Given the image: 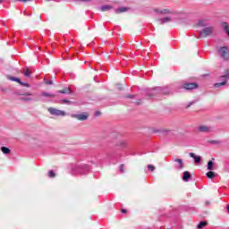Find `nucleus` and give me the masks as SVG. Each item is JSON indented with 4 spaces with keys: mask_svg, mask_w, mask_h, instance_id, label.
Here are the masks:
<instances>
[{
    "mask_svg": "<svg viewBox=\"0 0 229 229\" xmlns=\"http://www.w3.org/2000/svg\"><path fill=\"white\" fill-rule=\"evenodd\" d=\"M158 94H161L163 96H169L171 92L167 89H164L162 88H155L152 92L149 94L150 98H153L154 96H158Z\"/></svg>",
    "mask_w": 229,
    "mask_h": 229,
    "instance_id": "obj_1",
    "label": "nucleus"
},
{
    "mask_svg": "<svg viewBox=\"0 0 229 229\" xmlns=\"http://www.w3.org/2000/svg\"><path fill=\"white\" fill-rule=\"evenodd\" d=\"M212 33H214V27H206L200 31V37L207 38V37H210Z\"/></svg>",
    "mask_w": 229,
    "mask_h": 229,
    "instance_id": "obj_2",
    "label": "nucleus"
},
{
    "mask_svg": "<svg viewBox=\"0 0 229 229\" xmlns=\"http://www.w3.org/2000/svg\"><path fill=\"white\" fill-rule=\"evenodd\" d=\"M220 78H223V81L215 83L216 89H219V87H223L226 85V82L228 81V78H229V70H226L225 74L224 76H221Z\"/></svg>",
    "mask_w": 229,
    "mask_h": 229,
    "instance_id": "obj_3",
    "label": "nucleus"
},
{
    "mask_svg": "<svg viewBox=\"0 0 229 229\" xmlns=\"http://www.w3.org/2000/svg\"><path fill=\"white\" fill-rule=\"evenodd\" d=\"M48 112H49V114H51V115H57L60 117H64V115H65L64 111H62V110H59V109H56L54 107H49Z\"/></svg>",
    "mask_w": 229,
    "mask_h": 229,
    "instance_id": "obj_4",
    "label": "nucleus"
},
{
    "mask_svg": "<svg viewBox=\"0 0 229 229\" xmlns=\"http://www.w3.org/2000/svg\"><path fill=\"white\" fill-rule=\"evenodd\" d=\"M220 55L224 60H229V52L227 47H222L220 48Z\"/></svg>",
    "mask_w": 229,
    "mask_h": 229,
    "instance_id": "obj_5",
    "label": "nucleus"
},
{
    "mask_svg": "<svg viewBox=\"0 0 229 229\" xmlns=\"http://www.w3.org/2000/svg\"><path fill=\"white\" fill-rule=\"evenodd\" d=\"M182 89H184V90H194V89H198V83H196V82L184 83V84H182Z\"/></svg>",
    "mask_w": 229,
    "mask_h": 229,
    "instance_id": "obj_6",
    "label": "nucleus"
},
{
    "mask_svg": "<svg viewBox=\"0 0 229 229\" xmlns=\"http://www.w3.org/2000/svg\"><path fill=\"white\" fill-rule=\"evenodd\" d=\"M72 117H73V119H77V121H87V119H89V114L84 113V114H72Z\"/></svg>",
    "mask_w": 229,
    "mask_h": 229,
    "instance_id": "obj_7",
    "label": "nucleus"
},
{
    "mask_svg": "<svg viewBox=\"0 0 229 229\" xmlns=\"http://www.w3.org/2000/svg\"><path fill=\"white\" fill-rule=\"evenodd\" d=\"M212 130H213L212 126L200 125L199 127V131H200L201 133H210Z\"/></svg>",
    "mask_w": 229,
    "mask_h": 229,
    "instance_id": "obj_8",
    "label": "nucleus"
},
{
    "mask_svg": "<svg viewBox=\"0 0 229 229\" xmlns=\"http://www.w3.org/2000/svg\"><path fill=\"white\" fill-rule=\"evenodd\" d=\"M154 12H156V13H160L161 15H170L173 13L171 9H155Z\"/></svg>",
    "mask_w": 229,
    "mask_h": 229,
    "instance_id": "obj_9",
    "label": "nucleus"
},
{
    "mask_svg": "<svg viewBox=\"0 0 229 229\" xmlns=\"http://www.w3.org/2000/svg\"><path fill=\"white\" fill-rule=\"evenodd\" d=\"M9 80H11V81H16L17 83H19L20 85H21V87L30 88V84L22 82V81H21V79H19V78H17V77H9Z\"/></svg>",
    "mask_w": 229,
    "mask_h": 229,
    "instance_id": "obj_10",
    "label": "nucleus"
},
{
    "mask_svg": "<svg viewBox=\"0 0 229 229\" xmlns=\"http://www.w3.org/2000/svg\"><path fill=\"white\" fill-rule=\"evenodd\" d=\"M190 157L195 160V164H199L201 162V157L196 156V154L191 152Z\"/></svg>",
    "mask_w": 229,
    "mask_h": 229,
    "instance_id": "obj_11",
    "label": "nucleus"
},
{
    "mask_svg": "<svg viewBox=\"0 0 229 229\" xmlns=\"http://www.w3.org/2000/svg\"><path fill=\"white\" fill-rule=\"evenodd\" d=\"M221 27L224 30V31H225L227 33V37L229 38V25L228 22H222L221 23Z\"/></svg>",
    "mask_w": 229,
    "mask_h": 229,
    "instance_id": "obj_12",
    "label": "nucleus"
},
{
    "mask_svg": "<svg viewBox=\"0 0 229 229\" xmlns=\"http://www.w3.org/2000/svg\"><path fill=\"white\" fill-rule=\"evenodd\" d=\"M182 180L183 182H189V180H191V173H189V171L183 173Z\"/></svg>",
    "mask_w": 229,
    "mask_h": 229,
    "instance_id": "obj_13",
    "label": "nucleus"
},
{
    "mask_svg": "<svg viewBox=\"0 0 229 229\" xmlns=\"http://www.w3.org/2000/svg\"><path fill=\"white\" fill-rule=\"evenodd\" d=\"M174 162H176L179 166H178V169H183L184 165H183V160L180 159V158H175L174 160Z\"/></svg>",
    "mask_w": 229,
    "mask_h": 229,
    "instance_id": "obj_14",
    "label": "nucleus"
},
{
    "mask_svg": "<svg viewBox=\"0 0 229 229\" xmlns=\"http://www.w3.org/2000/svg\"><path fill=\"white\" fill-rule=\"evenodd\" d=\"M59 94H70L71 93V89L69 88H64V89H60L57 91Z\"/></svg>",
    "mask_w": 229,
    "mask_h": 229,
    "instance_id": "obj_15",
    "label": "nucleus"
},
{
    "mask_svg": "<svg viewBox=\"0 0 229 229\" xmlns=\"http://www.w3.org/2000/svg\"><path fill=\"white\" fill-rule=\"evenodd\" d=\"M173 21V18L171 17H165L161 20V24H166V22H171Z\"/></svg>",
    "mask_w": 229,
    "mask_h": 229,
    "instance_id": "obj_16",
    "label": "nucleus"
},
{
    "mask_svg": "<svg viewBox=\"0 0 229 229\" xmlns=\"http://www.w3.org/2000/svg\"><path fill=\"white\" fill-rule=\"evenodd\" d=\"M40 96H43V98H55V94H50L47 92H42Z\"/></svg>",
    "mask_w": 229,
    "mask_h": 229,
    "instance_id": "obj_17",
    "label": "nucleus"
},
{
    "mask_svg": "<svg viewBox=\"0 0 229 229\" xmlns=\"http://www.w3.org/2000/svg\"><path fill=\"white\" fill-rule=\"evenodd\" d=\"M101 12H108V10H112L111 5H104L100 8Z\"/></svg>",
    "mask_w": 229,
    "mask_h": 229,
    "instance_id": "obj_18",
    "label": "nucleus"
},
{
    "mask_svg": "<svg viewBox=\"0 0 229 229\" xmlns=\"http://www.w3.org/2000/svg\"><path fill=\"white\" fill-rule=\"evenodd\" d=\"M123 12H128V8L122 7V8L116 9V11H115L116 13H123Z\"/></svg>",
    "mask_w": 229,
    "mask_h": 229,
    "instance_id": "obj_19",
    "label": "nucleus"
},
{
    "mask_svg": "<svg viewBox=\"0 0 229 229\" xmlns=\"http://www.w3.org/2000/svg\"><path fill=\"white\" fill-rule=\"evenodd\" d=\"M207 225H208V222H207V221H201V222L198 225V228H199V229L204 228V226H207Z\"/></svg>",
    "mask_w": 229,
    "mask_h": 229,
    "instance_id": "obj_20",
    "label": "nucleus"
},
{
    "mask_svg": "<svg viewBox=\"0 0 229 229\" xmlns=\"http://www.w3.org/2000/svg\"><path fill=\"white\" fill-rule=\"evenodd\" d=\"M23 74L26 78H30V76H31V70L30 69H26L24 72H23Z\"/></svg>",
    "mask_w": 229,
    "mask_h": 229,
    "instance_id": "obj_21",
    "label": "nucleus"
},
{
    "mask_svg": "<svg viewBox=\"0 0 229 229\" xmlns=\"http://www.w3.org/2000/svg\"><path fill=\"white\" fill-rule=\"evenodd\" d=\"M1 151L2 153H4V155H8V153H10V148H6V147H2L1 148Z\"/></svg>",
    "mask_w": 229,
    "mask_h": 229,
    "instance_id": "obj_22",
    "label": "nucleus"
},
{
    "mask_svg": "<svg viewBox=\"0 0 229 229\" xmlns=\"http://www.w3.org/2000/svg\"><path fill=\"white\" fill-rule=\"evenodd\" d=\"M206 174H207V177L209 179H212L216 176V173H214L212 171L208 172Z\"/></svg>",
    "mask_w": 229,
    "mask_h": 229,
    "instance_id": "obj_23",
    "label": "nucleus"
},
{
    "mask_svg": "<svg viewBox=\"0 0 229 229\" xmlns=\"http://www.w3.org/2000/svg\"><path fill=\"white\" fill-rule=\"evenodd\" d=\"M208 171H212L214 169V162L212 161L208 162Z\"/></svg>",
    "mask_w": 229,
    "mask_h": 229,
    "instance_id": "obj_24",
    "label": "nucleus"
},
{
    "mask_svg": "<svg viewBox=\"0 0 229 229\" xmlns=\"http://www.w3.org/2000/svg\"><path fill=\"white\" fill-rule=\"evenodd\" d=\"M48 176H49V178H55V176H56V174H55V172L53 170H50L48 172Z\"/></svg>",
    "mask_w": 229,
    "mask_h": 229,
    "instance_id": "obj_25",
    "label": "nucleus"
},
{
    "mask_svg": "<svg viewBox=\"0 0 229 229\" xmlns=\"http://www.w3.org/2000/svg\"><path fill=\"white\" fill-rule=\"evenodd\" d=\"M192 105H194V101L190 102L188 105H185V106H184V108H191V106Z\"/></svg>",
    "mask_w": 229,
    "mask_h": 229,
    "instance_id": "obj_26",
    "label": "nucleus"
},
{
    "mask_svg": "<svg viewBox=\"0 0 229 229\" xmlns=\"http://www.w3.org/2000/svg\"><path fill=\"white\" fill-rule=\"evenodd\" d=\"M125 98H127V99H133L135 95H126Z\"/></svg>",
    "mask_w": 229,
    "mask_h": 229,
    "instance_id": "obj_27",
    "label": "nucleus"
},
{
    "mask_svg": "<svg viewBox=\"0 0 229 229\" xmlns=\"http://www.w3.org/2000/svg\"><path fill=\"white\" fill-rule=\"evenodd\" d=\"M148 169H150L151 171H155V166L153 165H148Z\"/></svg>",
    "mask_w": 229,
    "mask_h": 229,
    "instance_id": "obj_28",
    "label": "nucleus"
},
{
    "mask_svg": "<svg viewBox=\"0 0 229 229\" xmlns=\"http://www.w3.org/2000/svg\"><path fill=\"white\" fill-rule=\"evenodd\" d=\"M21 101H31L30 98H21Z\"/></svg>",
    "mask_w": 229,
    "mask_h": 229,
    "instance_id": "obj_29",
    "label": "nucleus"
},
{
    "mask_svg": "<svg viewBox=\"0 0 229 229\" xmlns=\"http://www.w3.org/2000/svg\"><path fill=\"white\" fill-rule=\"evenodd\" d=\"M120 171H121V173H124V165H120Z\"/></svg>",
    "mask_w": 229,
    "mask_h": 229,
    "instance_id": "obj_30",
    "label": "nucleus"
},
{
    "mask_svg": "<svg viewBox=\"0 0 229 229\" xmlns=\"http://www.w3.org/2000/svg\"><path fill=\"white\" fill-rule=\"evenodd\" d=\"M199 26H207V24H205V21H199Z\"/></svg>",
    "mask_w": 229,
    "mask_h": 229,
    "instance_id": "obj_31",
    "label": "nucleus"
},
{
    "mask_svg": "<svg viewBox=\"0 0 229 229\" xmlns=\"http://www.w3.org/2000/svg\"><path fill=\"white\" fill-rule=\"evenodd\" d=\"M46 84H47V85H53V81H47L46 82Z\"/></svg>",
    "mask_w": 229,
    "mask_h": 229,
    "instance_id": "obj_32",
    "label": "nucleus"
},
{
    "mask_svg": "<svg viewBox=\"0 0 229 229\" xmlns=\"http://www.w3.org/2000/svg\"><path fill=\"white\" fill-rule=\"evenodd\" d=\"M122 214H127L128 210L126 209H121Z\"/></svg>",
    "mask_w": 229,
    "mask_h": 229,
    "instance_id": "obj_33",
    "label": "nucleus"
},
{
    "mask_svg": "<svg viewBox=\"0 0 229 229\" xmlns=\"http://www.w3.org/2000/svg\"><path fill=\"white\" fill-rule=\"evenodd\" d=\"M136 105H142V101L141 100H137Z\"/></svg>",
    "mask_w": 229,
    "mask_h": 229,
    "instance_id": "obj_34",
    "label": "nucleus"
},
{
    "mask_svg": "<svg viewBox=\"0 0 229 229\" xmlns=\"http://www.w3.org/2000/svg\"><path fill=\"white\" fill-rule=\"evenodd\" d=\"M23 96H33V93H25Z\"/></svg>",
    "mask_w": 229,
    "mask_h": 229,
    "instance_id": "obj_35",
    "label": "nucleus"
},
{
    "mask_svg": "<svg viewBox=\"0 0 229 229\" xmlns=\"http://www.w3.org/2000/svg\"><path fill=\"white\" fill-rule=\"evenodd\" d=\"M80 1H82V2H85V3H89L92 0H80Z\"/></svg>",
    "mask_w": 229,
    "mask_h": 229,
    "instance_id": "obj_36",
    "label": "nucleus"
},
{
    "mask_svg": "<svg viewBox=\"0 0 229 229\" xmlns=\"http://www.w3.org/2000/svg\"><path fill=\"white\" fill-rule=\"evenodd\" d=\"M18 1H21L22 3H28V0H18Z\"/></svg>",
    "mask_w": 229,
    "mask_h": 229,
    "instance_id": "obj_37",
    "label": "nucleus"
},
{
    "mask_svg": "<svg viewBox=\"0 0 229 229\" xmlns=\"http://www.w3.org/2000/svg\"><path fill=\"white\" fill-rule=\"evenodd\" d=\"M206 205H210V201L207 200L206 202Z\"/></svg>",
    "mask_w": 229,
    "mask_h": 229,
    "instance_id": "obj_38",
    "label": "nucleus"
},
{
    "mask_svg": "<svg viewBox=\"0 0 229 229\" xmlns=\"http://www.w3.org/2000/svg\"><path fill=\"white\" fill-rule=\"evenodd\" d=\"M100 114H101L100 112H97V113H96V115H100Z\"/></svg>",
    "mask_w": 229,
    "mask_h": 229,
    "instance_id": "obj_39",
    "label": "nucleus"
},
{
    "mask_svg": "<svg viewBox=\"0 0 229 229\" xmlns=\"http://www.w3.org/2000/svg\"><path fill=\"white\" fill-rule=\"evenodd\" d=\"M64 103H69V100H64Z\"/></svg>",
    "mask_w": 229,
    "mask_h": 229,
    "instance_id": "obj_40",
    "label": "nucleus"
},
{
    "mask_svg": "<svg viewBox=\"0 0 229 229\" xmlns=\"http://www.w3.org/2000/svg\"><path fill=\"white\" fill-rule=\"evenodd\" d=\"M217 142H218V141H216V140H215V141H213V143H214V144H217Z\"/></svg>",
    "mask_w": 229,
    "mask_h": 229,
    "instance_id": "obj_41",
    "label": "nucleus"
},
{
    "mask_svg": "<svg viewBox=\"0 0 229 229\" xmlns=\"http://www.w3.org/2000/svg\"><path fill=\"white\" fill-rule=\"evenodd\" d=\"M1 3H3V0H0V4H1Z\"/></svg>",
    "mask_w": 229,
    "mask_h": 229,
    "instance_id": "obj_42",
    "label": "nucleus"
},
{
    "mask_svg": "<svg viewBox=\"0 0 229 229\" xmlns=\"http://www.w3.org/2000/svg\"><path fill=\"white\" fill-rule=\"evenodd\" d=\"M46 1H51V0H46Z\"/></svg>",
    "mask_w": 229,
    "mask_h": 229,
    "instance_id": "obj_43",
    "label": "nucleus"
}]
</instances>
